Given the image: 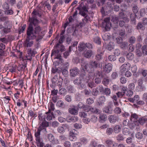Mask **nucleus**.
Instances as JSON below:
<instances>
[{
  "mask_svg": "<svg viewBox=\"0 0 147 147\" xmlns=\"http://www.w3.org/2000/svg\"><path fill=\"white\" fill-rule=\"evenodd\" d=\"M48 138L49 140L53 144L56 145L59 144L58 140L55 138L54 136L51 134H49L48 136Z\"/></svg>",
  "mask_w": 147,
  "mask_h": 147,
  "instance_id": "obj_11",
  "label": "nucleus"
},
{
  "mask_svg": "<svg viewBox=\"0 0 147 147\" xmlns=\"http://www.w3.org/2000/svg\"><path fill=\"white\" fill-rule=\"evenodd\" d=\"M82 55L84 57L87 58L89 59L93 55V53L92 51L88 50L84 52Z\"/></svg>",
  "mask_w": 147,
  "mask_h": 147,
  "instance_id": "obj_18",
  "label": "nucleus"
},
{
  "mask_svg": "<svg viewBox=\"0 0 147 147\" xmlns=\"http://www.w3.org/2000/svg\"><path fill=\"white\" fill-rule=\"evenodd\" d=\"M129 14L130 15L131 21L132 22V23L134 24H136V19L134 16V13L133 14L131 13H129Z\"/></svg>",
  "mask_w": 147,
  "mask_h": 147,
  "instance_id": "obj_38",
  "label": "nucleus"
},
{
  "mask_svg": "<svg viewBox=\"0 0 147 147\" xmlns=\"http://www.w3.org/2000/svg\"><path fill=\"white\" fill-rule=\"evenodd\" d=\"M127 59L130 60H132L134 58V55L131 53H129L127 54Z\"/></svg>",
  "mask_w": 147,
  "mask_h": 147,
  "instance_id": "obj_55",
  "label": "nucleus"
},
{
  "mask_svg": "<svg viewBox=\"0 0 147 147\" xmlns=\"http://www.w3.org/2000/svg\"><path fill=\"white\" fill-rule=\"evenodd\" d=\"M90 61L91 69L101 68L102 67V64H101L99 62L97 61Z\"/></svg>",
  "mask_w": 147,
  "mask_h": 147,
  "instance_id": "obj_9",
  "label": "nucleus"
},
{
  "mask_svg": "<svg viewBox=\"0 0 147 147\" xmlns=\"http://www.w3.org/2000/svg\"><path fill=\"white\" fill-rule=\"evenodd\" d=\"M128 45V43L125 42H122L120 44V47L121 49H126Z\"/></svg>",
  "mask_w": 147,
  "mask_h": 147,
  "instance_id": "obj_47",
  "label": "nucleus"
},
{
  "mask_svg": "<svg viewBox=\"0 0 147 147\" xmlns=\"http://www.w3.org/2000/svg\"><path fill=\"white\" fill-rule=\"evenodd\" d=\"M105 143L108 147H113L115 146V142L110 139H107Z\"/></svg>",
  "mask_w": 147,
  "mask_h": 147,
  "instance_id": "obj_23",
  "label": "nucleus"
},
{
  "mask_svg": "<svg viewBox=\"0 0 147 147\" xmlns=\"http://www.w3.org/2000/svg\"><path fill=\"white\" fill-rule=\"evenodd\" d=\"M103 39L105 40H107L111 38L110 35L109 34H105L102 36Z\"/></svg>",
  "mask_w": 147,
  "mask_h": 147,
  "instance_id": "obj_56",
  "label": "nucleus"
},
{
  "mask_svg": "<svg viewBox=\"0 0 147 147\" xmlns=\"http://www.w3.org/2000/svg\"><path fill=\"white\" fill-rule=\"evenodd\" d=\"M112 65L111 63H108L105 65L104 71L105 72L108 73L112 70Z\"/></svg>",
  "mask_w": 147,
  "mask_h": 147,
  "instance_id": "obj_19",
  "label": "nucleus"
},
{
  "mask_svg": "<svg viewBox=\"0 0 147 147\" xmlns=\"http://www.w3.org/2000/svg\"><path fill=\"white\" fill-rule=\"evenodd\" d=\"M91 19L88 16H86L84 17V19H82V21L85 24L86 23H88L89 22H90Z\"/></svg>",
  "mask_w": 147,
  "mask_h": 147,
  "instance_id": "obj_45",
  "label": "nucleus"
},
{
  "mask_svg": "<svg viewBox=\"0 0 147 147\" xmlns=\"http://www.w3.org/2000/svg\"><path fill=\"white\" fill-rule=\"evenodd\" d=\"M67 119L69 122L71 121L74 122L78 121V117L77 116H72L69 118L67 117Z\"/></svg>",
  "mask_w": 147,
  "mask_h": 147,
  "instance_id": "obj_30",
  "label": "nucleus"
},
{
  "mask_svg": "<svg viewBox=\"0 0 147 147\" xmlns=\"http://www.w3.org/2000/svg\"><path fill=\"white\" fill-rule=\"evenodd\" d=\"M78 43L77 42H75L72 45L70 46L69 48V51H71V50L74 51L76 49H77Z\"/></svg>",
  "mask_w": 147,
  "mask_h": 147,
  "instance_id": "obj_34",
  "label": "nucleus"
},
{
  "mask_svg": "<svg viewBox=\"0 0 147 147\" xmlns=\"http://www.w3.org/2000/svg\"><path fill=\"white\" fill-rule=\"evenodd\" d=\"M85 45V43L83 42L80 43L78 46V50L80 51H84L86 48Z\"/></svg>",
  "mask_w": 147,
  "mask_h": 147,
  "instance_id": "obj_32",
  "label": "nucleus"
},
{
  "mask_svg": "<svg viewBox=\"0 0 147 147\" xmlns=\"http://www.w3.org/2000/svg\"><path fill=\"white\" fill-rule=\"evenodd\" d=\"M40 9H34L32 13V17L31 18H29V21L30 23L33 24L34 26H36L38 21L36 18V16H37L39 17L41 16V15L40 13Z\"/></svg>",
  "mask_w": 147,
  "mask_h": 147,
  "instance_id": "obj_2",
  "label": "nucleus"
},
{
  "mask_svg": "<svg viewBox=\"0 0 147 147\" xmlns=\"http://www.w3.org/2000/svg\"><path fill=\"white\" fill-rule=\"evenodd\" d=\"M132 10L135 14V16H139L138 14H137V13L138 12V8L137 6L134 5L133 6L132 8Z\"/></svg>",
  "mask_w": 147,
  "mask_h": 147,
  "instance_id": "obj_40",
  "label": "nucleus"
},
{
  "mask_svg": "<svg viewBox=\"0 0 147 147\" xmlns=\"http://www.w3.org/2000/svg\"><path fill=\"white\" fill-rule=\"evenodd\" d=\"M122 132L123 134L125 135H128L131 134L130 130L127 128H123Z\"/></svg>",
  "mask_w": 147,
  "mask_h": 147,
  "instance_id": "obj_36",
  "label": "nucleus"
},
{
  "mask_svg": "<svg viewBox=\"0 0 147 147\" xmlns=\"http://www.w3.org/2000/svg\"><path fill=\"white\" fill-rule=\"evenodd\" d=\"M125 92H118L116 93V94L118 98H121L123 96H124Z\"/></svg>",
  "mask_w": 147,
  "mask_h": 147,
  "instance_id": "obj_61",
  "label": "nucleus"
},
{
  "mask_svg": "<svg viewBox=\"0 0 147 147\" xmlns=\"http://www.w3.org/2000/svg\"><path fill=\"white\" fill-rule=\"evenodd\" d=\"M92 93L93 95L96 96L99 93L98 88H95L93 89Z\"/></svg>",
  "mask_w": 147,
  "mask_h": 147,
  "instance_id": "obj_54",
  "label": "nucleus"
},
{
  "mask_svg": "<svg viewBox=\"0 0 147 147\" xmlns=\"http://www.w3.org/2000/svg\"><path fill=\"white\" fill-rule=\"evenodd\" d=\"M50 105L51 109H49V111L48 112L46 113V114H47L49 113H50L51 110L53 111L55 109L54 105L52 102L50 103Z\"/></svg>",
  "mask_w": 147,
  "mask_h": 147,
  "instance_id": "obj_51",
  "label": "nucleus"
},
{
  "mask_svg": "<svg viewBox=\"0 0 147 147\" xmlns=\"http://www.w3.org/2000/svg\"><path fill=\"white\" fill-rule=\"evenodd\" d=\"M58 80V77L57 76H55L52 79L51 81L52 82V84L50 85V86L52 88H54L55 85L56 83Z\"/></svg>",
  "mask_w": 147,
  "mask_h": 147,
  "instance_id": "obj_25",
  "label": "nucleus"
},
{
  "mask_svg": "<svg viewBox=\"0 0 147 147\" xmlns=\"http://www.w3.org/2000/svg\"><path fill=\"white\" fill-rule=\"evenodd\" d=\"M5 45L2 43H0V55H2L3 54V50L5 49Z\"/></svg>",
  "mask_w": 147,
  "mask_h": 147,
  "instance_id": "obj_41",
  "label": "nucleus"
},
{
  "mask_svg": "<svg viewBox=\"0 0 147 147\" xmlns=\"http://www.w3.org/2000/svg\"><path fill=\"white\" fill-rule=\"evenodd\" d=\"M80 7L81 9V10H82L83 11L86 12H88V11L87 8L85 6H84L83 3H82L80 5L79 7Z\"/></svg>",
  "mask_w": 147,
  "mask_h": 147,
  "instance_id": "obj_37",
  "label": "nucleus"
},
{
  "mask_svg": "<svg viewBox=\"0 0 147 147\" xmlns=\"http://www.w3.org/2000/svg\"><path fill=\"white\" fill-rule=\"evenodd\" d=\"M136 41V38L134 36H131L128 39V42L131 44L134 43Z\"/></svg>",
  "mask_w": 147,
  "mask_h": 147,
  "instance_id": "obj_44",
  "label": "nucleus"
},
{
  "mask_svg": "<svg viewBox=\"0 0 147 147\" xmlns=\"http://www.w3.org/2000/svg\"><path fill=\"white\" fill-rule=\"evenodd\" d=\"M67 138L64 135L60 136L59 137V140L61 142H64L66 141L67 140Z\"/></svg>",
  "mask_w": 147,
  "mask_h": 147,
  "instance_id": "obj_60",
  "label": "nucleus"
},
{
  "mask_svg": "<svg viewBox=\"0 0 147 147\" xmlns=\"http://www.w3.org/2000/svg\"><path fill=\"white\" fill-rule=\"evenodd\" d=\"M49 126V122L46 121H42V123L40 124V126L38 128H40V129L42 130H44L46 132H47L46 127H47Z\"/></svg>",
  "mask_w": 147,
  "mask_h": 147,
  "instance_id": "obj_15",
  "label": "nucleus"
},
{
  "mask_svg": "<svg viewBox=\"0 0 147 147\" xmlns=\"http://www.w3.org/2000/svg\"><path fill=\"white\" fill-rule=\"evenodd\" d=\"M107 115L103 113H101L100 115L99 118V121L101 122L105 121L107 118Z\"/></svg>",
  "mask_w": 147,
  "mask_h": 147,
  "instance_id": "obj_27",
  "label": "nucleus"
},
{
  "mask_svg": "<svg viewBox=\"0 0 147 147\" xmlns=\"http://www.w3.org/2000/svg\"><path fill=\"white\" fill-rule=\"evenodd\" d=\"M90 111L92 113L97 114H99L101 112L100 110L99 109L95 107H92L91 106Z\"/></svg>",
  "mask_w": 147,
  "mask_h": 147,
  "instance_id": "obj_31",
  "label": "nucleus"
},
{
  "mask_svg": "<svg viewBox=\"0 0 147 147\" xmlns=\"http://www.w3.org/2000/svg\"><path fill=\"white\" fill-rule=\"evenodd\" d=\"M147 119L143 117L141 118H140L138 120V123L139 122L141 124H142L143 123L145 122H146Z\"/></svg>",
  "mask_w": 147,
  "mask_h": 147,
  "instance_id": "obj_52",
  "label": "nucleus"
},
{
  "mask_svg": "<svg viewBox=\"0 0 147 147\" xmlns=\"http://www.w3.org/2000/svg\"><path fill=\"white\" fill-rule=\"evenodd\" d=\"M143 83L142 80V79H140L138 80V85L136 87V90L138 91H141L144 90L145 86L143 84Z\"/></svg>",
  "mask_w": 147,
  "mask_h": 147,
  "instance_id": "obj_13",
  "label": "nucleus"
},
{
  "mask_svg": "<svg viewBox=\"0 0 147 147\" xmlns=\"http://www.w3.org/2000/svg\"><path fill=\"white\" fill-rule=\"evenodd\" d=\"M68 111L71 115H77L78 113V107L74 105L71 106L68 109Z\"/></svg>",
  "mask_w": 147,
  "mask_h": 147,
  "instance_id": "obj_12",
  "label": "nucleus"
},
{
  "mask_svg": "<svg viewBox=\"0 0 147 147\" xmlns=\"http://www.w3.org/2000/svg\"><path fill=\"white\" fill-rule=\"evenodd\" d=\"M57 131L59 133L63 134L65 131V129L63 126H59L57 128Z\"/></svg>",
  "mask_w": 147,
  "mask_h": 147,
  "instance_id": "obj_48",
  "label": "nucleus"
},
{
  "mask_svg": "<svg viewBox=\"0 0 147 147\" xmlns=\"http://www.w3.org/2000/svg\"><path fill=\"white\" fill-rule=\"evenodd\" d=\"M46 117L47 116L45 115H42V114H39L38 116L39 120L42 121H46L45 119Z\"/></svg>",
  "mask_w": 147,
  "mask_h": 147,
  "instance_id": "obj_39",
  "label": "nucleus"
},
{
  "mask_svg": "<svg viewBox=\"0 0 147 147\" xmlns=\"http://www.w3.org/2000/svg\"><path fill=\"white\" fill-rule=\"evenodd\" d=\"M114 43L113 42H110L106 45L105 48L107 50L111 51L114 48Z\"/></svg>",
  "mask_w": 147,
  "mask_h": 147,
  "instance_id": "obj_24",
  "label": "nucleus"
},
{
  "mask_svg": "<svg viewBox=\"0 0 147 147\" xmlns=\"http://www.w3.org/2000/svg\"><path fill=\"white\" fill-rule=\"evenodd\" d=\"M85 70H81L80 76L82 78L84 81L86 82H88L90 79V76L87 71H85Z\"/></svg>",
  "mask_w": 147,
  "mask_h": 147,
  "instance_id": "obj_8",
  "label": "nucleus"
},
{
  "mask_svg": "<svg viewBox=\"0 0 147 147\" xmlns=\"http://www.w3.org/2000/svg\"><path fill=\"white\" fill-rule=\"evenodd\" d=\"M119 116L115 115H111L108 116V119L111 123H114L119 120Z\"/></svg>",
  "mask_w": 147,
  "mask_h": 147,
  "instance_id": "obj_10",
  "label": "nucleus"
},
{
  "mask_svg": "<svg viewBox=\"0 0 147 147\" xmlns=\"http://www.w3.org/2000/svg\"><path fill=\"white\" fill-rule=\"evenodd\" d=\"M119 33L120 35L121 36H124L125 34V29L124 28L120 29L119 31Z\"/></svg>",
  "mask_w": 147,
  "mask_h": 147,
  "instance_id": "obj_62",
  "label": "nucleus"
},
{
  "mask_svg": "<svg viewBox=\"0 0 147 147\" xmlns=\"http://www.w3.org/2000/svg\"><path fill=\"white\" fill-rule=\"evenodd\" d=\"M138 116L136 114L131 113L130 121L134 120V121H138Z\"/></svg>",
  "mask_w": 147,
  "mask_h": 147,
  "instance_id": "obj_29",
  "label": "nucleus"
},
{
  "mask_svg": "<svg viewBox=\"0 0 147 147\" xmlns=\"http://www.w3.org/2000/svg\"><path fill=\"white\" fill-rule=\"evenodd\" d=\"M101 78L96 77L94 79V82L97 84H99L101 82Z\"/></svg>",
  "mask_w": 147,
  "mask_h": 147,
  "instance_id": "obj_63",
  "label": "nucleus"
},
{
  "mask_svg": "<svg viewBox=\"0 0 147 147\" xmlns=\"http://www.w3.org/2000/svg\"><path fill=\"white\" fill-rule=\"evenodd\" d=\"M82 80L81 79H78V78H76L74 81V83L75 84L79 85L82 82Z\"/></svg>",
  "mask_w": 147,
  "mask_h": 147,
  "instance_id": "obj_64",
  "label": "nucleus"
},
{
  "mask_svg": "<svg viewBox=\"0 0 147 147\" xmlns=\"http://www.w3.org/2000/svg\"><path fill=\"white\" fill-rule=\"evenodd\" d=\"M125 28L128 33L132 32V30L131 26L130 25L127 24L125 25Z\"/></svg>",
  "mask_w": 147,
  "mask_h": 147,
  "instance_id": "obj_53",
  "label": "nucleus"
},
{
  "mask_svg": "<svg viewBox=\"0 0 147 147\" xmlns=\"http://www.w3.org/2000/svg\"><path fill=\"white\" fill-rule=\"evenodd\" d=\"M28 55L27 56V59L30 61H31L32 59V57H33L32 51L30 48H29L27 49Z\"/></svg>",
  "mask_w": 147,
  "mask_h": 147,
  "instance_id": "obj_26",
  "label": "nucleus"
},
{
  "mask_svg": "<svg viewBox=\"0 0 147 147\" xmlns=\"http://www.w3.org/2000/svg\"><path fill=\"white\" fill-rule=\"evenodd\" d=\"M42 130L38 128L37 131L36 132L34 136L36 138V140L37 144V145L40 147H43L44 145V143L42 142V138L40 137V131Z\"/></svg>",
  "mask_w": 147,
  "mask_h": 147,
  "instance_id": "obj_4",
  "label": "nucleus"
},
{
  "mask_svg": "<svg viewBox=\"0 0 147 147\" xmlns=\"http://www.w3.org/2000/svg\"><path fill=\"white\" fill-rule=\"evenodd\" d=\"M79 71V70L77 68L74 67L70 69L69 71L70 75L72 77H75L78 74Z\"/></svg>",
  "mask_w": 147,
  "mask_h": 147,
  "instance_id": "obj_16",
  "label": "nucleus"
},
{
  "mask_svg": "<svg viewBox=\"0 0 147 147\" xmlns=\"http://www.w3.org/2000/svg\"><path fill=\"white\" fill-rule=\"evenodd\" d=\"M76 9L80 10L79 14L84 17L86 16H88L86 13H85V11H83L82 10H81V9L80 7H77Z\"/></svg>",
  "mask_w": 147,
  "mask_h": 147,
  "instance_id": "obj_49",
  "label": "nucleus"
},
{
  "mask_svg": "<svg viewBox=\"0 0 147 147\" xmlns=\"http://www.w3.org/2000/svg\"><path fill=\"white\" fill-rule=\"evenodd\" d=\"M102 78H103V80L102 82V84L105 86L108 85L109 84L110 80L109 77L107 76L106 75H105L104 77Z\"/></svg>",
  "mask_w": 147,
  "mask_h": 147,
  "instance_id": "obj_20",
  "label": "nucleus"
},
{
  "mask_svg": "<svg viewBox=\"0 0 147 147\" xmlns=\"http://www.w3.org/2000/svg\"><path fill=\"white\" fill-rule=\"evenodd\" d=\"M65 49L64 47L62 44H57L52 51L51 56H57L59 57L61 56V53L64 51Z\"/></svg>",
  "mask_w": 147,
  "mask_h": 147,
  "instance_id": "obj_3",
  "label": "nucleus"
},
{
  "mask_svg": "<svg viewBox=\"0 0 147 147\" xmlns=\"http://www.w3.org/2000/svg\"><path fill=\"white\" fill-rule=\"evenodd\" d=\"M114 113L116 114H119L121 112V109L118 107H116L114 110Z\"/></svg>",
  "mask_w": 147,
  "mask_h": 147,
  "instance_id": "obj_46",
  "label": "nucleus"
},
{
  "mask_svg": "<svg viewBox=\"0 0 147 147\" xmlns=\"http://www.w3.org/2000/svg\"><path fill=\"white\" fill-rule=\"evenodd\" d=\"M121 130V127L119 125H116L113 128L114 131L116 133H118L120 132Z\"/></svg>",
  "mask_w": 147,
  "mask_h": 147,
  "instance_id": "obj_43",
  "label": "nucleus"
},
{
  "mask_svg": "<svg viewBox=\"0 0 147 147\" xmlns=\"http://www.w3.org/2000/svg\"><path fill=\"white\" fill-rule=\"evenodd\" d=\"M105 74H103L102 71H99L98 70L96 71L94 73V76L95 77L102 78L104 77Z\"/></svg>",
  "mask_w": 147,
  "mask_h": 147,
  "instance_id": "obj_33",
  "label": "nucleus"
},
{
  "mask_svg": "<svg viewBox=\"0 0 147 147\" xmlns=\"http://www.w3.org/2000/svg\"><path fill=\"white\" fill-rule=\"evenodd\" d=\"M33 25H34L33 24L30 23L27 29V33H29L33 38H36V41H38L42 38L44 34L39 26H36L34 30Z\"/></svg>",
  "mask_w": 147,
  "mask_h": 147,
  "instance_id": "obj_1",
  "label": "nucleus"
},
{
  "mask_svg": "<svg viewBox=\"0 0 147 147\" xmlns=\"http://www.w3.org/2000/svg\"><path fill=\"white\" fill-rule=\"evenodd\" d=\"M119 17L115 15H113L111 17V21L114 23H117L119 22Z\"/></svg>",
  "mask_w": 147,
  "mask_h": 147,
  "instance_id": "obj_35",
  "label": "nucleus"
},
{
  "mask_svg": "<svg viewBox=\"0 0 147 147\" xmlns=\"http://www.w3.org/2000/svg\"><path fill=\"white\" fill-rule=\"evenodd\" d=\"M81 69L82 70H84L87 71H89L91 69L90 61L89 63L87 61H82L81 62Z\"/></svg>",
  "mask_w": 147,
  "mask_h": 147,
  "instance_id": "obj_7",
  "label": "nucleus"
},
{
  "mask_svg": "<svg viewBox=\"0 0 147 147\" xmlns=\"http://www.w3.org/2000/svg\"><path fill=\"white\" fill-rule=\"evenodd\" d=\"M113 111V108H111L107 106L105 107L103 109V112L108 114H111Z\"/></svg>",
  "mask_w": 147,
  "mask_h": 147,
  "instance_id": "obj_22",
  "label": "nucleus"
},
{
  "mask_svg": "<svg viewBox=\"0 0 147 147\" xmlns=\"http://www.w3.org/2000/svg\"><path fill=\"white\" fill-rule=\"evenodd\" d=\"M80 141L81 144H86L88 142L87 139L84 137L82 138H80Z\"/></svg>",
  "mask_w": 147,
  "mask_h": 147,
  "instance_id": "obj_57",
  "label": "nucleus"
},
{
  "mask_svg": "<svg viewBox=\"0 0 147 147\" xmlns=\"http://www.w3.org/2000/svg\"><path fill=\"white\" fill-rule=\"evenodd\" d=\"M130 121V122L128 126L131 129H133L136 127L137 125H138V122L136 121H134V120Z\"/></svg>",
  "mask_w": 147,
  "mask_h": 147,
  "instance_id": "obj_21",
  "label": "nucleus"
},
{
  "mask_svg": "<svg viewBox=\"0 0 147 147\" xmlns=\"http://www.w3.org/2000/svg\"><path fill=\"white\" fill-rule=\"evenodd\" d=\"M59 89L58 93L59 94L63 96H65L66 94L67 91L65 88L61 87L59 88Z\"/></svg>",
  "mask_w": 147,
  "mask_h": 147,
  "instance_id": "obj_28",
  "label": "nucleus"
},
{
  "mask_svg": "<svg viewBox=\"0 0 147 147\" xmlns=\"http://www.w3.org/2000/svg\"><path fill=\"white\" fill-rule=\"evenodd\" d=\"M106 100L105 97L101 96L99 98L98 101L97 102V106L99 107H101L104 104V102Z\"/></svg>",
  "mask_w": 147,
  "mask_h": 147,
  "instance_id": "obj_17",
  "label": "nucleus"
},
{
  "mask_svg": "<svg viewBox=\"0 0 147 147\" xmlns=\"http://www.w3.org/2000/svg\"><path fill=\"white\" fill-rule=\"evenodd\" d=\"M93 40L94 42L98 45L100 44L101 42L100 38L98 36L94 37L93 38Z\"/></svg>",
  "mask_w": 147,
  "mask_h": 147,
  "instance_id": "obj_42",
  "label": "nucleus"
},
{
  "mask_svg": "<svg viewBox=\"0 0 147 147\" xmlns=\"http://www.w3.org/2000/svg\"><path fill=\"white\" fill-rule=\"evenodd\" d=\"M136 55L138 57H140L142 55V52L140 49H136Z\"/></svg>",
  "mask_w": 147,
  "mask_h": 147,
  "instance_id": "obj_59",
  "label": "nucleus"
},
{
  "mask_svg": "<svg viewBox=\"0 0 147 147\" xmlns=\"http://www.w3.org/2000/svg\"><path fill=\"white\" fill-rule=\"evenodd\" d=\"M123 65H124L125 68L127 70V71L130 70L131 67V65L128 62L125 63Z\"/></svg>",
  "mask_w": 147,
  "mask_h": 147,
  "instance_id": "obj_50",
  "label": "nucleus"
},
{
  "mask_svg": "<svg viewBox=\"0 0 147 147\" xmlns=\"http://www.w3.org/2000/svg\"><path fill=\"white\" fill-rule=\"evenodd\" d=\"M102 26L107 31L110 30L111 26V24L110 22L109 18H107L104 19V22L102 23Z\"/></svg>",
  "mask_w": 147,
  "mask_h": 147,
  "instance_id": "obj_6",
  "label": "nucleus"
},
{
  "mask_svg": "<svg viewBox=\"0 0 147 147\" xmlns=\"http://www.w3.org/2000/svg\"><path fill=\"white\" fill-rule=\"evenodd\" d=\"M55 59H57V60L55 61L54 63V64L55 67L57 66H62L63 64V59L61 56L60 57H58L57 56H55Z\"/></svg>",
  "mask_w": 147,
  "mask_h": 147,
  "instance_id": "obj_14",
  "label": "nucleus"
},
{
  "mask_svg": "<svg viewBox=\"0 0 147 147\" xmlns=\"http://www.w3.org/2000/svg\"><path fill=\"white\" fill-rule=\"evenodd\" d=\"M27 36L26 40L24 43V45L25 47H31L33 44V42L32 41H30V39L33 40L35 38H33L31 36L29 33H26Z\"/></svg>",
  "mask_w": 147,
  "mask_h": 147,
  "instance_id": "obj_5",
  "label": "nucleus"
},
{
  "mask_svg": "<svg viewBox=\"0 0 147 147\" xmlns=\"http://www.w3.org/2000/svg\"><path fill=\"white\" fill-rule=\"evenodd\" d=\"M142 50L144 55H147V46L144 45L142 48Z\"/></svg>",
  "mask_w": 147,
  "mask_h": 147,
  "instance_id": "obj_58",
  "label": "nucleus"
}]
</instances>
